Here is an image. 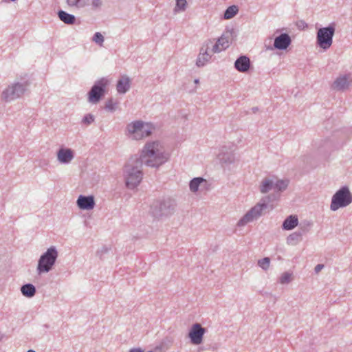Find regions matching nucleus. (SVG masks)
I'll return each mask as SVG.
<instances>
[{
	"mask_svg": "<svg viewBox=\"0 0 352 352\" xmlns=\"http://www.w3.org/2000/svg\"><path fill=\"white\" fill-rule=\"evenodd\" d=\"M138 157L142 164L158 168L168 161L169 155L165 153L159 141H153L145 144L140 156H138Z\"/></svg>",
	"mask_w": 352,
	"mask_h": 352,
	"instance_id": "f257e3e1",
	"label": "nucleus"
},
{
	"mask_svg": "<svg viewBox=\"0 0 352 352\" xmlns=\"http://www.w3.org/2000/svg\"><path fill=\"white\" fill-rule=\"evenodd\" d=\"M142 164L138 155L131 157L123 168L125 185L129 189H135L142 180Z\"/></svg>",
	"mask_w": 352,
	"mask_h": 352,
	"instance_id": "f03ea898",
	"label": "nucleus"
},
{
	"mask_svg": "<svg viewBox=\"0 0 352 352\" xmlns=\"http://www.w3.org/2000/svg\"><path fill=\"white\" fill-rule=\"evenodd\" d=\"M272 195H268L263 197L258 204L249 210L243 217L239 219L237 226L242 227L258 219L263 214V212L269 208V203L272 200Z\"/></svg>",
	"mask_w": 352,
	"mask_h": 352,
	"instance_id": "7ed1b4c3",
	"label": "nucleus"
},
{
	"mask_svg": "<svg viewBox=\"0 0 352 352\" xmlns=\"http://www.w3.org/2000/svg\"><path fill=\"white\" fill-rule=\"evenodd\" d=\"M153 129V126L151 124L144 123L141 120L132 122L126 127V135L135 140L149 136Z\"/></svg>",
	"mask_w": 352,
	"mask_h": 352,
	"instance_id": "20e7f679",
	"label": "nucleus"
},
{
	"mask_svg": "<svg viewBox=\"0 0 352 352\" xmlns=\"http://www.w3.org/2000/svg\"><path fill=\"white\" fill-rule=\"evenodd\" d=\"M58 256V251L55 246H51L43 254L38 261L36 271L38 274L48 273L56 263Z\"/></svg>",
	"mask_w": 352,
	"mask_h": 352,
	"instance_id": "39448f33",
	"label": "nucleus"
},
{
	"mask_svg": "<svg viewBox=\"0 0 352 352\" xmlns=\"http://www.w3.org/2000/svg\"><path fill=\"white\" fill-rule=\"evenodd\" d=\"M352 203V193L347 186L341 187L331 198L330 209L336 211L340 208H345Z\"/></svg>",
	"mask_w": 352,
	"mask_h": 352,
	"instance_id": "423d86ee",
	"label": "nucleus"
},
{
	"mask_svg": "<svg viewBox=\"0 0 352 352\" xmlns=\"http://www.w3.org/2000/svg\"><path fill=\"white\" fill-rule=\"evenodd\" d=\"M336 31V24L330 23L327 27L320 28L317 32L316 43L321 49L326 51L333 43V38Z\"/></svg>",
	"mask_w": 352,
	"mask_h": 352,
	"instance_id": "0eeeda50",
	"label": "nucleus"
},
{
	"mask_svg": "<svg viewBox=\"0 0 352 352\" xmlns=\"http://www.w3.org/2000/svg\"><path fill=\"white\" fill-rule=\"evenodd\" d=\"M175 201L168 199L162 201H154L150 208V212L155 217H161L171 214L175 208Z\"/></svg>",
	"mask_w": 352,
	"mask_h": 352,
	"instance_id": "6e6552de",
	"label": "nucleus"
},
{
	"mask_svg": "<svg viewBox=\"0 0 352 352\" xmlns=\"http://www.w3.org/2000/svg\"><path fill=\"white\" fill-rule=\"evenodd\" d=\"M108 80L105 78L97 80L88 93V101L92 104L98 102L105 92Z\"/></svg>",
	"mask_w": 352,
	"mask_h": 352,
	"instance_id": "1a4fd4ad",
	"label": "nucleus"
},
{
	"mask_svg": "<svg viewBox=\"0 0 352 352\" xmlns=\"http://www.w3.org/2000/svg\"><path fill=\"white\" fill-rule=\"evenodd\" d=\"M26 87L27 84L25 83H14L2 92L1 98L6 102L19 98L24 94Z\"/></svg>",
	"mask_w": 352,
	"mask_h": 352,
	"instance_id": "9d476101",
	"label": "nucleus"
},
{
	"mask_svg": "<svg viewBox=\"0 0 352 352\" xmlns=\"http://www.w3.org/2000/svg\"><path fill=\"white\" fill-rule=\"evenodd\" d=\"M206 329L199 323H194L189 329L188 337L193 345H199L203 342Z\"/></svg>",
	"mask_w": 352,
	"mask_h": 352,
	"instance_id": "9b49d317",
	"label": "nucleus"
},
{
	"mask_svg": "<svg viewBox=\"0 0 352 352\" xmlns=\"http://www.w3.org/2000/svg\"><path fill=\"white\" fill-rule=\"evenodd\" d=\"M352 83V78L350 74H344L338 76L331 85V89L336 91H345L348 89Z\"/></svg>",
	"mask_w": 352,
	"mask_h": 352,
	"instance_id": "f8f14e48",
	"label": "nucleus"
},
{
	"mask_svg": "<svg viewBox=\"0 0 352 352\" xmlns=\"http://www.w3.org/2000/svg\"><path fill=\"white\" fill-rule=\"evenodd\" d=\"M210 45H212V41H208L206 43V45L201 48L200 53L196 60V65L198 67H204L206 63L210 60L211 55L208 53Z\"/></svg>",
	"mask_w": 352,
	"mask_h": 352,
	"instance_id": "ddd939ff",
	"label": "nucleus"
},
{
	"mask_svg": "<svg viewBox=\"0 0 352 352\" xmlns=\"http://www.w3.org/2000/svg\"><path fill=\"white\" fill-rule=\"evenodd\" d=\"M291 43L290 36L287 33H282L274 38V47L279 50H285Z\"/></svg>",
	"mask_w": 352,
	"mask_h": 352,
	"instance_id": "4468645a",
	"label": "nucleus"
},
{
	"mask_svg": "<svg viewBox=\"0 0 352 352\" xmlns=\"http://www.w3.org/2000/svg\"><path fill=\"white\" fill-rule=\"evenodd\" d=\"M78 207L81 210H91L95 206L94 197L93 196L80 195L76 201Z\"/></svg>",
	"mask_w": 352,
	"mask_h": 352,
	"instance_id": "2eb2a0df",
	"label": "nucleus"
},
{
	"mask_svg": "<svg viewBox=\"0 0 352 352\" xmlns=\"http://www.w3.org/2000/svg\"><path fill=\"white\" fill-rule=\"evenodd\" d=\"M74 158V153L71 148H61L57 152V160L61 164H67Z\"/></svg>",
	"mask_w": 352,
	"mask_h": 352,
	"instance_id": "dca6fc26",
	"label": "nucleus"
},
{
	"mask_svg": "<svg viewBox=\"0 0 352 352\" xmlns=\"http://www.w3.org/2000/svg\"><path fill=\"white\" fill-rule=\"evenodd\" d=\"M250 67V60L246 56H241L234 62L235 69L240 72H246Z\"/></svg>",
	"mask_w": 352,
	"mask_h": 352,
	"instance_id": "f3484780",
	"label": "nucleus"
},
{
	"mask_svg": "<svg viewBox=\"0 0 352 352\" xmlns=\"http://www.w3.org/2000/svg\"><path fill=\"white\" fill-rule=\"evenodd\" d=\"M212 50L211 51L213 53H219L223 50H225L229 47V40L228 37L226 36L223 34L220 38H218L215 44L211 45Z\"/></svg>",
	"mask_w": 352,
	"mask_h": 352,
	"instance_id": "a211bd4d",
	"label": "nucleus"
},
{
	"mask_svg": "<svg viewBox=\"0 0 352 352\" xmlns=\"http://www.w3.org/2000/svg\"><path fill=\"white\" fill-rule=\"evenodd\" d=\"M119 94H125L130 88V79L126 76H122L118 81L116 85Z\"/></svg>",
	"mask_w": 352,
	"mask_h": 352,
	"instance_id": "6ab92c4d",
	"label": "nucleus"
},
{
	"mask_svg": "<svg viewBox=\"0 0 352 352\" xmlns=\"http://www.w3.org/2000/svg\"><path fill=\"white\" fill-rule=\"evenodd\" d=\"M219 160L222 164L230 165L235 162V155L233 152H224L222 151L219 154Z\"/></svg>",
	"mask_w": 352,
	"mask_h": 352,
	"instance_id": "aec40b11",
	"label": "nucleus"
},
{
	"mask_svg": "<svg viewBox=\"0 0 352 352\" xmlns=\"http://www.w3.org/2000/svg\"><path fill=\"white\" fill-rule=\"evenodd\" d=\"M298 224V219L296 215H290L287 217L282 225V228L285 230H291L296 228Z\"/></svg>",
	"mask_w": 352,
	"mask_h": 352,
	"instance_id": "412c9836",
	"label": "nucleus"
},
{
	"mask_svg": "<svg viewBox=\"0 0 352 352\" xmlns=\"http://www.w3.org/2000/svg\"><path fill=\"white\" fill-rule=\"evenodd\" d=\"M58 16L60 21L67 25H72L75 23L76 17L74 15L69 14L63 10L58 12Z\"/></svg>",
	"mask_w": 352,
	"mask_h": 352,
	"instance_id": "4be33fe9",
	"label": "nucleus"
},
{
	"mask_svg": "<svg viewBox=\"0 0 352 352\" xmlns=\"http://www.w3.org/2000/svg\"><path fill=\"white\" fill-rule=\"evenodd\" d=\"M301 231L295 232L289 235L287 239V243L293 244V242L297 243L301 240L302 236L309 231L307 228H302Z\"/></svg>",
	"mask_w": 352,
	"mask_h": 352,
	"instance_id": "5701e85b",
	"label": "nucleus"
},
{
	"mask_svg": "<svg viewBox=\"0 0 352 352\" xmlns=\"http://www.w3.org/2000/svg\"><path fill=\"white\" fill-rule=\"evenodd\" d=\"M207 181L203 177H195L193 178L189 184V188L190 191L192 192H196L199 190V187L202 184H206Z\"/></svg>",
	"mask_w": 352,
	"mask_h": 352,
	"instance_id": "b1692460",
	"label": "nucleus"
},
{
	"mask_svg": "<svg viewBox=\"0 0 352 352\" xmlns=\"http://www.w3.org/2000/svg\"><path fill=\"white\" fill-rule=\"evenodd\" d=\"M21 292L27 298H32L36 294V288L31 283H27L21 286Z\"/></svg>",
	"mask_w": 352,
	"mask_h": 352,
	"instance_id": "393cba45",
	"label": "nucleus"
},
{
	"mask_svg": "<svg viewBox=\"0 0 352 352\" xmlns=\"http://www.w3.org/2000/svg\"><path fill=\"white\" fill-rule=\"evenodd\" d=\"M274 182L272 179L265 178L261 183L260 191L262 193H267L272 189H274Z\"/></svg>",
	"mask_w": 352,
	"mask_h": 352,
	"instance_id": "a878e982",
	"label": "nucleus"
},
{
	"mask_svg": "<svg viewBox=\"0 0 352 352\" xmlns=\"http://www.w3.org/2000/svg\"><path fill=\"white\" fill-rule=\"evenodd\" d=\"M238 11L239 9L236 6H229L224 12L223 17L225 19H230L237 14Z\"/></svg>",
	"mask_w": 352,
	"mask_h": 352,
	"instance_id": "bb28decb",
	"label": "nucleus"
},
{
	"mask_svg": "<svg viewBox=\"0 0 352 352\" xmlns=\"http://www.w3.org/2000/svg\"><path fill=\"white\" fill-rule=\"evenodd\" d=\"M288 184V180H277L276 182H274V189L277 190L278 192H281L285 190L287 188Z\"/></svg>",
	"mask_w": 352,
	"mask_h": 352,
	"instance_id": "cd10ccee",
	"label": "nucleus"
},
{
	"mask_svg": "<svg viewBox=\"0 0 352 352\" xmlns=\"http://www.w3.org/2000/svg\"><path fill=\"white\" fill-rule=\"evenodd\" d=\"M176 4L174 8L175 12H184L187 8L186 0H175Z\"/></svg>",
	"mask_w": 352,
	"mask_h": 352,
	"instance_id": "c85d7f7f",
	"label": "nucleus"
},
{
	"mask_svg": "<svg viewBox=\"0 0 352 352\" xmlns=\"http://www.w3.org/2000/svg\"><path fill=\"white\" fill-rule=\"evenodd\" d=\"M95 120V117L91 113H87L84 116L81 120V124L87 126L90 125L91 123H93Z\"/></svg>",
	"mask_w": 352,
	"mask_h": 352,
	"instance_id": "c756f323",
	"label": "nucleus"
},
{
	"mask_svg": "<svg viewBox=\"0 0 352 352\" xmlns=\"http://www.w3.org/2000/svg\"><path fill=\"white\" fill-rule=\"evenodd\" d=\"M270 264V259L269 257H265L258 261V265L265 271L269 269Z\"/></svg>",
	"mask_w": 352,
	"mask_h": 352,
	"instance_id": "7c9ffc66",
	"label": "nucleus"
},
{
	"mask_svg": "<svg viewBox=\"0 0 352 352\" xmlns=\"http://www.w3.org/2000/svg\"><path fill=\"white\" fill-rule=\"evenodd\" d=\"M117 105V102H114L113 99H109L106 102L104 109L108 111L113 112L115 111Z\"/></svg>",
	"mask_w": 352,
	"mask_h": 352,
	"instance_id": "2f4dec72",
	"label": "nucleus"
},
{
	"mask_svg": "<svg viewBox=\"0 0 352 352\" xmlns=\"http://www.w3.org/2000/svg\"><path fill=\"white\" fill-rule=\"evenodd\" d=\"M292 274L289 272H284L279 278V282L281 284H288L292 281Z\"/></svg>",
	"mask_w": 352,
	"mask_h": 352,
	"instance_id": "473e14b6",
	"label": "nucleus"
},
{
	"mask_svg": "<svg viewBox=\"0 0 352 352\" xmlns=\"http://www.w3.org/2000/svg\"><path fill=\"white\" fill-rule=\"evenodd\" d=\"M67 3L70 7L82 8L85 6L83 0H67Z\"/></svg>",
	"mask_w": 352,
	"mask_h": 352,
	"instance_id": "72a5a7b5",
	"label": "nucleus"
},
{
	"mask_svg": "<svg viewBox=\"0 0 352 352\" xmlns=\"http://www.w3.org/2000/svg\"><path fill=\"white\" fill-rule=\"evenodd\" d=\"M92 40L96 43H97L101 46V45H102L104 38L103 35L101 33L96 32L93 36Z\"/></svg>",
	"mask_w": 352,
	"mask_h": 352,
	"instance_id": "f704fd0d",
	"label": "nucleus"
},
{
	"mask_svg": "<svg viewBox=\"0 0 352 352\" xmlns=\"http://www.w3.org/2000/svg\"><path fill=\"white\" fill-rule=\"evenodd\" d=\"M322 146L326 151H330L333 148V144L329 140H324V145H322Z\"/></svg>",
	"mask_w": 352,
	"mask_h": 352,
	"instance_id": "c9c22d12",
	"label": "nucleus"
},
{
	"mask_svg": "<svg viewBox=\"0 0 352 352\" xmlns=\"http://www.w3.org/2000/svg\"><path fill=\"white\" fill-rule=\"evenodd\" d=\"M91 5L95 8H100L102 5V1L101 0H92Z\"/></svg>",
	"mask_w": 352,
	"mask_h": 352,
	"instance_id": "e433bc0d",
	"label": "nucleus"
},
{
	"mask_svg": "<svg viewBox=\"0 0 352 352\" xmlns=\"http://www.w3.org/2000/svg\"><path fill=\"white\" fill-rule=\"evenodd\" d=\"M324 265L323 264H318L314 268L315 273H319L324 268Z\"/></svg>",
	"mask_w": 352,
	"mask_h": 352,
	"instance_id": "4c0bfd02",
	"label": "nucleus"
},
{
	"mask_svg": "<svg viewBox=\"0 0 352 352\" xmlns=\"http://www.w3.org/2000/svg\"><path fill=\"white\" fill-rule=\"evenodd\" d=\"M252 109L254 113H256L258 110V107H253Z\"/></svg>",
	"mask_w": 352,
	"mask_h": 352,
	"instance_id": "58836bf2",
	"label": "nucleus"
},
{
	"mask_svg": "<svg viewBox=\"0 0 352 352\" xmlns=\"http://www.w3.org/2000/svg\"><path fill=\"white\" fill-rule=\"evenodd\" d=\"M194 82H195V84H198V83L199 82V79H195V80H194Z\"/></svg>",
	"mask_w": 352,
	"mask_h": 352,
	"instance_id": "ea45409f",
	"label": "nucleus"
},
{
	"mask_svg": "<svg viewBox=\"0 0 352 352\" xmlns=\"http://www.w3.org/2000/svg\"><path fill=\"white\" fill-rule=\"evenodd\" d=\"M27 352H36V351H34V350H31V349H30V350H28Z\"/></svg>",
	"mask_w": 352,
	"mask_h": 352,
	"instance_id": "a19ab883",
	"label": "nucleus"
}]
</instances>
